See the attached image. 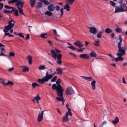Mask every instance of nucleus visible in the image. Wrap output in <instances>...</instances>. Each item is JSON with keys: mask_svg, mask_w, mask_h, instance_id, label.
Here are the masks:
<instances>
[{"mask_svg": "<svg viewBox=\"0 0 127 127\" xmlns=\"http://www.w3.org/2000/svg\"><path fill=\"white\" fill-rule=\"evenodd\" d=\"M55 8L56 9L57 11H59L60 9V7L58 5L56 6Z\"/></svg>", "mask_w": 127, "mask_h": 127, "instance_id": "nucleus-50", "label": "nucleus"}, {"mask_svg": "<svg viewBox=\"0 0 127 127\" xmlns=\"http://www.w3.org/2000/svg\"><path fill=\"white\" fill-rule=\"evenodd\" d=\"M14 69V68L13 67H12V68L9 69H8V71L10 72H11Z\"/></svg>", "mask_w": 127, "mask_h": 127, "instance_id": "nucleus-58", "label": "nucleus"}, {"mask_svg": "<svg viewBox=\"0 0 127 127\" xmlns=\"http://www.w3.org/2000/svg\"><path fill=\"white\" fill-rule=\"evenodd\" d=\"M57 111L60 114H62V113H61V111H60V110H59V109H58V108H57Z\"/></svg>", "mask_w": 127, "mask_h": 127, "instance_id": "nucleus-64", "label": "nucleus"}, {"mask_svg": "<svg viewBox=\"0 0 127 127\" xmlns=\"http://www.w3.org/2000/svg\"><path fill=\"white\" fill-rule=\"evenodd\" d=\"M63 91H58L56 92L58 96L60 97V98L58 97H56V99L57 100L60 101H63V100L64 99L63 97Z\"/></svg>", "mask_w": 127, "mask_h": 127, "instance_id": "nucleus-7", "label": "nucleus"}, {"mask_svg": "<svg viewBox=\"0 0 127 127\" xmlns=\"http://www.w3.org/2000/svg\"><path fill=\"white\" fill-rule=\"evenodd\" d=\"M83 78L85 80L88 81H91L93 80V78L92 77H88L85 76H82Z\"/></svg>", "mask_w": 127, "mask_h": 127, "instance_id": "nucleus-23", "label": "nucleus"}, {"mask_svg": "<svg viewBox=\"0 0 127 127\" xmlns=\"http://www.w3.org/2000/svg\"><path fill=\"white\" fill-rule=\"evenodd\" d=\"M79 57L84 59H87L89 57V55L88 54H82L80 55Z\"/></svg>", "mask_w": 127, "mask_h": 127, "instance_id": "nucleus-17", "label": "nucleus"}, {"mask_svg": "<svg viewBox=\"0 0 127 127\" xmlns=\"http://www.w3.org/2000/svg\"><path fill=\"white\" fill-rule=\"evenodd\" d=\"M105 31L106 33H109L112 32V31L111 29L108 28L105 29Z\"/></svg>", "mask_w": 127, "mask_h": 127, "instance_id": "nucleus-32", "label": "nucleus"}, {"mask_svg": "<svg viewBox=\"0 0 127 127\" xmlns=\"http://www.w3.org/2000/svg\"><path fill=\"white\" fill-rule=\"evenodd\" d=\"M122 81H123V83L125 84H126V81H125V77H123V78H122Z\"/></svg>", "mask_w": 127, "mask_h": 127, "instance_id": "nucleus-54", "label": "nucleus"}, {"mask_svg": "<svg viewBox=\"0 0 127 127\" xmlns=\"http://www.w3.org/2000/svg\"><path fill=\"white\" fill-rule=\"evenodd\" d=\"M14 23V21L11 19V20L8 23L9 25L4 26V28L5 29L7 30H9L11 29L14 27L15 25Z\"/></svg>", "mask_w": 127, "mask_h": 127, "instance_id": "nucleus-4", "label": "nucleus"}, {"mask_svg": "<svg viewBox=\"0 0 127 127\" xmlns=\"http://www.w3.org/2000/svg\"><path fill=\"white\" fill-rule=\"evenodd\" d=\"M42 2L44 3L46 5H48L49 4V2L48 1H47L46 0H45L42 1Z\"/></svg>", "mask_w": 127, "mask_h": 127, "instance_id": "nucleus-49", "label": "nucleus"}, {"mask_svg": "<svg viewBox=\"0 0 127 127\" xmlns=\"http://www.w3.org/2000/svg\"><path fill=\"white\" fill-rule=\"evenodd\" d=\"M53 32L54 34L56 36H58V37L60 36V35H58V34L57 33V31L55 29H54L53 30Z\"/></svg>", "mask_w": 127, "mask_h": 127, "instance_id": "nucleus-47", "label": "nucleus"}, {"mask_svg": "<svg viewBox=\"0 0 127 127\" xmlns=\"http://www.w3.org/2000/svg\"><path fill=\"white\" fill-rule=\"evenodd\" d=\"M44 111L43 110L39 112L37 119V121L38 122H41L43 118V115Z\"/></svg>", "mask_w": 127, "mask_h": 127, "instance_id": "nucleus-10", "label": "nucleus"}, {"mask_svg": "<svg viewBox=\"0 0 127 127\" xmlns=\"http://www.w3.org/2000/svg\"><path fill=\"white\" fill-rule=\"evenodd\" d=\"M5 56V55L2 52H1L0 53V56Z\"/></svg>", "mask_w": 127, "mask_h": 127, "instance_id": "nucleus-61", "label": "nucleus"}, {"mask_svg": "<svg viewBox=\"0 0 127 127\" xmlns=\"http://www.w3.org/2000/svg\"><path fill=\"white\" fill-rule=\"evenodd\" d=\"M119 120L117 117L115 118V119L114 120L112 121V122L114 125L116 124L119 122Z\"/></svg>", "mask_w": 127, "mask_h": 127, "instance_id": "nucleus-29", "label": "nucleus"}, {"mask_svg": "<svg viewBox=\"0 0 127 127\" xmlns=\"http://www.w3.org/2000/svg\"><path fill=\"white\" fill-rule=\"evenodd\" d=\"M45 65H41L39 66L38 69L39 70H43L46 69L45 67Z\"/></svg>", "mask_w": 127, "mask_h": 127, "instance_id": "nucleus-34", "label": "nucleus"}, {"mask_svg": "<svg viewBox=\"0 0 127 127\" xmlns=\"http://www.w3.org/2000/svg\"><path fill=\"white\" fill-rule=\"evenodd\" d=\"M64 9H65L67 11H69L70 10V7L69 6V5L67 4H66L64 6Z\"/></svg>", "mask_w": 127, "mask_h": 127, "instance_id": "nucleus-31", "label": "nucleus"}, {"mask_svg": "<svg viewBox=\"0 0 127 127\" xmlns=\"http://www.w3.org/2000/svg\"><path fill=\"white\" fill-rule=\"evenodd\" d=\"M30 5L31 7H33L36 2L35 0H30Z\"/></svg>", "mask_w": 127, "mask_h": 127, "instance_id": "nucleus-28", "label": "nucleus"}, {"mask_svg": "<svg viewBox=\"0 0 127 127\" xmlns=\"http://www.w3.org/2000/svg\"><path fill=\"white\" fill-rule=\"evenodd\" d=\"M32 86L33 88H35L36 86H37L39 85L38 84H37L36 83H32Z\"/></svg>", "mask_w": 127, "mask_h": 127, "instance_id": "nucleus-39", "label": "nucleus"}, {"mask_svg": "<svg viewBox=\"0 0 127 127\" xmlns=\"http://www.w3.org/2000/svg\"><path fill=\"white\" fill-rule=\"evenodd\" d=\"M42 6V3L40 2H38L37 3V6L36 7L38 8H40Z\"/></svg>", "mask_w": 127, "mask_h": 127, "instance_id": "nucleus-33", "label": "nucleus"}, {"mask_svg": "<svg viewBox=\"0 0 127 127\" xmlns=\"http://www.w3.org/2000/svg\"><path fill=\"white\" fill-rule=\"evenodd\" d=\"M110 4L113 7H115L116 5V3L113 1H110Z\"/></svg>", "mask_w": 127, "mask_h": 127, "instance_id": "nucleus-38", "label": "nucleus"}, {"mask_svg": "<svg viewBox=\"0 0 127 127\" xmlns=\"http://www.w3.org/2000/svg\"><path fill=\"white\" fill-rule=\"evenodd\" d=\"M3 6V4L1 3H0V10H1L2 9Z\"/></svg>", "mask_w": 127, "mask_h": 127, "instance_id": "nucleus-53", "label": "nucleus"}, {"mask_svg": "<svg viewBox=\"0 0 127 127\" xmlns=\"http://www.w3.org/2000/svg\"><path fill=\"white\" fill-rule=\"evenodd\" d=\"M0 83H2V84L4 86H6V85H7V83H5L4 82H0Z\"/></svg>", "mask_w": 127, "mask_h": 127, "instance_id": "nucleus-63", "label": "nucleus"}, {"mask_svg": "<svg viewBox=\"0 0 127 127\" xmlns=\"http://www.w3.org/2000/svg\"><path fill=\"white\" fill-rule=\"evenodd\" d=\"M66 107H67V108L68 109V111H67L66 112H71V109H70L68 107V106H69V104L68 103H67L66 105Z\"/></svg>", "mask_w": 127, "mask_h": 127, "instance_id": "nucleus-41", "label": "nucleus"}, {"mask_svg": "<svg viewBox=\"0 0 127 127\" xmlns=\"http://www.w3.org/2000/svg\"><path fill=\"white\" fill-rule=\"evenodd\" d=\"M99 41H97L95 42L94 43V45L96 47H97L100 45L99 44Z\"/></svg>", "mask_w": 127, "mask_h": 127, "instance_id": "nucleus-37", "label": "nucleus"}, {"mask_svg": "<svg viewBox=\"0 0 127 127\" xmlns=\"http://www.w3.org/2000/svg\"><path fill=\"white\" fill-rule=\"evenodd\" d=\"M3 12L5 13H10V12L9 10H4L3 11Z\"/></svg>", "mask_w": 127, "mask_h": 127, "instance_id": "nucleus-52", "label": "nucleus"}, {"mask_svg": "<svg viewBox=\"0 0 127 127\" xmlns=\"http://www.w3.org/2000/svg\"><path fill=\"white\" fill-rule=\"evenodd\" d=\"M60 12L61 13L60 16H61L63 14V9L62 8L60 11Z\"/></svg>", "mask_w": 127, "mask_h": 127, "instance_id": "nucleus-57", "label": "nucleus"}, {"mask_svg": "<svg viewBox=\"0 0 127 127\" xmlns=\"http://www.w3.org/2000/svg\"><path fill=\"white\" fill-rule=\"evenodd\" d=\"M24 2V1H21V0H18L17 2L15 3V5L17 7L20 13L22 14L24 16L26 17V15L23 12V10L22 9Z\"/></svg>", "mask_w": 127, "mask_h": 127, "instance_id": "nucleus-2", "label": "nucleus"}, {"mask_svg": "<svg viewBox=\"0 0 127 127\" xmlns=\"http://www.w3.org/2000/svg\"><path fill=\"white\" fill-rule=\"evenodd\" d=\"M50 11H47L45 12V14L49 16H51L52 15V13Z\"/></svg>", "mask_w": 127, "mask_h": 127, "instance_id": "nucleus-36", "label": "nucleus"}, {"mask_svg": "<svg viewBox=\"0 0 127 127\" xmlns=\"http://www.w3.org/2000/svg\"><path fill=\"white\" fill-rule=\"evenodd\" d=\"M117 55L119 57V61H122L124 60V59L121 57L123 55L121 53H117Z\"/></svg>", "mask_w": 127, "mask_h": 127, "instance_id": "nucleus-24", "label": "nucleus"}, {"mask_svg": "<svg viewBox=\"0 0 127 127\" xmlns=\"http://www.w3.org/2000/svg\"><path fill=\"white\" fill-rule=\"evenodd\" d=\"M30 38V36L29 34H27L26 35V37L25 38L26 39L28 40Z\"/></svg>", "mask_w": 127, "mask_h": 127, "instance_id": "nucleus-59", "label": "nucleus"}, {"mask_svg": "<svg viewBox=\"0 0 127 127\" xmlns=\"http://www.w3.org/2000/svg\"><path fill=\"white\" fill-rule=\"evenodd\" d=\"M119 39L120 41L118 43L117 45V47L118 50V52L117 53H121L122 55H124L126 53V48L125 47H121V42L123 40V39L120 35L119 36Z\"/></svg>", "mask_w": 127, "mask_h": 127, "instance_id": "nucleus-1", "label": "nucleus"}, {"mask_svg": "<svg viewBox=\"0 0 127 127\" xmlns=\"http://www.w3.org/2000/svg\"><path fill=\"white\" fill-rule=\"evenodd\" d=\"M121 9H123L124 12H126L127 10V6L126 5L125 3H123L119 5Z\"/></svg>", "mask_w": 127, "mask_h": 127, "instance_id": "nucleus-13", "label": "nucleus"}, {"mask_svg": "<svg viewBox=\"0 0 127 127\" xmlns=\"http://www.w3.org/2000/svg\"><path fill=\"white\" fill-rule=\"evenodd\" d=\"M27 58L29 60H32V57L30 55L28 56L27 57Z\"/></svg>", "mask_w": 127, "mask_h": 127, "instance_id": "nucleus-56", "label": "nucleus"}, {"mask_svg": "<svg viewBox=\"0 0 127 127\" xmlns=\"http://www.w3.org/2000/svg\"><path fill=\"white\" fill-rule=\"evenodd\" d=\"M104 32V30H100L96 35V37L98 38H101V35Z\"/></svg>", "mask_w": 127, "mask_h": 127, "instance_id": "nucleus-18", "label": "nucleus"}, {"mask_svg": "<svg viewBox=\"0 0 127 127\" xmlns=\"http://www.w3.org/2000/svg\"><path fill=\"white\" fill-rule=\"evenodd\" d=\"M124 12V10L123 9H121L119 6V7L116 6L115 7V11L114 13H117Z\"/></svg>", "mask_w": 127, "mask_h": 127, "instance_id": "nucleus-14", "label": "nucleus"}, {"mask_svg": "<svg viewBox=\"0 0 127 127\" xmlns=\"http://www.w3.org/2000/svg\"><path fill=\"white\" fill-rule=\"evenodd\" d=\"M53 90L55 89L57 92L58 91H64V89L62 88V87L60 84H58L57 86L55 84H53L52 86Z\"/></svg>", "mask_w": 127, "mask_h": 127, "instance_id": "nucleus-5", "label": "nucleus"}, {"mask_svg": "<svg viewBox=\"0 0 127 127\" xmlns=\"http://www.w3.org/2000/svg\"><path fill=\"white\" fill-rule=\"evenodd\" d=\"M21 67H22V71L23 72H28L29 71V68L28 67L26 66H22Z\"/></svg>", "mask_w": 127, "mask_h": 127, "instance_id": "nucleus-21", "label": "nucleus"}, {"mask_svg": "<svg viewBox=\"0 0 127 127\" xmlns=\"http://www.w3.org/2000/svg\"><path fill=\"white\" fill-rule=\"evenodd\" d=\"M49 75V73L47 72L46 73V76L42 79H39L37 80L41 84H43L45 82H48L51 79Z\"/></svg>", "mask_w": 127, "mask_h": 127, "instance_id": "nucleus-3", "label": "nucleus"}, {"mask_svg": "<svg viewBox=\"0 0 127 127\" xmlns=\"http://www.w3.org/2000/svg\"><path fill=\"white\" fill-rule=\"evenodd\" d=\"M3 31L4 32H5V35L4 36V37L6 35H8V36L10 34L9 33H8V32L6 33V31L4 30H3Z\"/></svg>", "mask_w": 127, "mask_h": 127, "instance_id": "nucleus-55", "label": "nucleus"}, {"mask_svg": "<svg viewBox=\"0 0 127 127\" xmlns=\"http://www.w3.org/2000/svg\"><path fill=\"white\" fill-rule=\"evenodd\" d=\"M88 28L89 29V32L91 33H92L94 34H95L96 33L97 29L95 28L94 27H88Z\"/></svg>", "mask_w": 127, "mask_h": 127, "instance_id": "nucleus-12", "label": "nucleus"}, {"mask_svg": "<svg viewBox=\"0 0 127 127\" xmlns=\"http://www.w3.org/2000/svg\"><path fill=\"white\" fill-rule=\"evenodd\" d=\"M48 10L50 11H53L55 9V7L54 4H51L48 6Z\"/></svg>", "mask_w": 127, "mask_h": 127, "instance_id": "nucleus-15", "label": "nucleus"}, {"mask_svg": "<svg viewBox=\"0 0 127 127\" xmlns=\"http://www.w3.org/2000/svg\"><path fill=\"white\" fill-rule=\"evenodd\" d=\"M96 81L95 80H94L91 82V85L92 86V89L94 90L95 89V83Z\"/></svg>", "mask_w": 127, "mask_h": 127, "instance_id": "nucleus-27", "label": "nucleus"}, {"mask_svg": "<svg viewBox=\"0 0 127 127\" xmlns=\"http://www.w3.org/2000/svg\"><path fill=\"white\" fill-rule=\"evenodd\" d=\"M65 93L66 95H70L74 94V92L72 87H70L67 88Z\"/></svg>", "mask_w": 127, "mask_h": 127, "instance_id": "nucleus-8", "label": "nucleus"}, {"mask_svg": "<svg viewBox=\"0 0 127 127\" xmlns=\"http://www.w3.org/2000/svg\"><path fill=\"white\" fill-rule=\"evenodd\" d=\"M90 55L92 57H95L96 56V53L94 51H91L90 54Z\"/></svg>", "mask_w": 127, "mask_h": 127, "instance_id": "nucleus-26", "label": "nucleus"}, {"mask_svg": "<svg viewBox=\"0 0 127 127\" xmlns=\"http://www.w3.org/2000/svg\"><path fill=\"white\" fill-rule=\"evenodd\" d=\"M49 70L50 71L48 72L49 75L50 77H50V78H52V77L54 76L55 74H57V72H55L54 73H52V71L51 70V69H49Z\"/></svg>", "mask_w": 127, "mask_h": 127, "instance_id": "nucleus-19", "label": "nucleus"}, {"mask_svg": "<svg viewBox=\"0 0 127 127\" xmlns=\"http://www.w3.org/2000/svg\"><path fill=\"white\" fill-rule=\"evenodd\" d=\"M74 44L76 46L78 47L79 48H81L83 46L81 42L80 41H78L75 42L74 43Z\"/></svg>", "mask_w": 127, "mask_h": 127, "instance_id": "nucleus-16", "label": "nucleus"}, {"mask_svg": "<svg viewBox=\"0 0 127 127\" xmlns=\"http://www.w3.org/2000/svg\"><path fill=\"white\" fill-rule=\"evenodd\" d=\"M57 77L56 76H54L53 79L51 80V82H55L57 80Z\"/></svg>", "mask_w": 127, "mask_h": 127, "instance_id": "nucleus-44", "label": "nucleus"}, {"mask_svg": "<svg viewBox=\"0 0 127 127\" xmlns=\"http://www.w3.org/2000/svg\"><path fill=\"white\" fill-rule=\"evenodd\" d=\"M62 56V55L60 53L57 55L56 59H57L58 61H57L56 63L59 65H61L62 64V61L61 60Z\"/></svg>", "mask_w": 127, "mask_h": 127, "instance_id": "nucleus-11", "label": "nucleus"}, {"mask_svg": "<svg viewBox=\"0 0 127 127\" xmlns=\"http://www.w3.org/2000/svg\"><path fill=\"white\" fill-rule=\"evenodd\" d=\"M14 84V83L12 81H8L7 83V85H13Z\"/></svg>", "mask_w": 127, "mask_h": 127, "instance_id": "nucleus-42", "label": "nucleus"}, {"mask_svg": "<svg viewBox=\"0 0 127 127\" xmlns=\"http://www.w3.org/2000/svg\"><path fill=\"white\" fill-rule=\"evenodd\" d=\"M115 35L114 33H112L111 34V36L112 38H113L114 37Z\"/></svg>", "mask_w": 127, "mask_h": 127, "instance_id": "nucleus-60", "label": "nucleus"}, {"mask_svg": "<svg viewBox=\"0 0 127 127\" xmlns=\"http://www.w3.org/2000/svg\"><path fill=\"white\" fill-rule=\"evenodd\" d=\"M15 54L12 52L10 53L9 54V56H14Z\"/></svg>", "mask_w": 127, "mask_h": 127, "instance_id": "nucleus-51", "label": "nucleus"}, {"mask_svg": "<svg viewBox=\"0 0 127 127\" xmlns=\"http://www.w3.org/2000/svg\"><path fill=\"white\" fill-rule=\"evenodd\" d=\"M32 60H29V64H32Z\"/></svg>", "mask_w": 127, "mask_h": 127, "instance_id": "nucleus-62", "label": "nucleus"}, {"mask_svg": "<svg viewBox=\"0 0 127 127\" xmlns=\"http://www.w3.org/2000/svg\"><path fill=\"white\" fill-rule=\"evenodd\" d=\"M13 12H14V14L15 16H18L19 14L18 10L14 9H12V10L11 11H10V13H11Z\"/></svg>", "mask_w": 127, "mask_h": 127, "instance_id": "nucleus-20", "label": "nucleus"}, {"mask_svg": "<svg viewBox=\"0 0 127 127\" xmlns=\"http://www.w3.org/2000/svg\"><path fill=\"white\" fill-rule=\"evenodd\" d=\"M56 70L57 71V74H58L61 75L63 72L62 70L59 68H56Z\"/></svg>", "mask_w": 127, "mask_h": 127, "instance_id": "nucleus-22", "label": "nucleus"}, {"mask_svg": "<svg viewBox=\"0 0 127 127\" xmlns=\"http://www.w3.org/2000/svg\"><path fill=\"white\" fill-rule=\"evenodd\" d=\"M61 80L59 79H58L56 82V84L58 85L60 84H59L61 83Z\"/></svg>", "mask_w": 127, "mask_h": 127, "instance_id": "nucleus-45", "label": "nucleus"}, {"mask_svg": "<svg viewBox=\"0 0 127 127\" xmlns=\"http://www.w3.org/2000/svg\"><path fill=\"white\" fill-rule=\"evenodd\" d=\"M40 36L42 38H45L47 37V35L46 33H42L40 35Z\"/></svg>", "mask_w": 127, "mask_h": 127, "instance_id": "nucleus-30", "label": "nucleus"}, {"mask_svg": "<svg viewBox=\"0 0 127 127\" xmlns=\"http://www.w3.org/2000/svg\"><path fill=\"white\" fill-rule=\"evenodd\" d=\"M18 0H11L9 1L8 2V3L9 4H13L16 3L17 2Z\"/></svg>", "mask_w": 127, "mask_h": 127, "instance_id": "nucleus-35", "label": "nucleus"}, {"mask_svg": "<svg viewBox=\"0 0 127 127\" xmlns=\"http://www.w3.org/2000/svg\"><path fill=\"white\" fill-rule=\"evenodd\" d=\"M66 115L64 116L63 118L62 121L63 122H66L69 121L68 116L69 115L70 116H72V114L71 112H66Z\"/></svg>", "mask_w": 127, "mask_h": 127, "instance_id": "nucleus-6", "label": "nucleus"}, {"mask_svg": "<svg viewBox=\"0 0 127 127\" xmlns=\"http://www.w3.org/2000/svg\"><path fill=\"white\" fill-rule=\"evenodd\" d=\"M4 7L5 8L7 9H13V7H9L7 5H4Z\"/></svg>", "mask_w": 127, "mask_h": 127, "instance_id": "nucleus-46", "label": "nucleus"}, {"mask_svg": "<svg viewBox=\"0 0 127 127\" xmlns=\"http://www.w3.org/2000/svg\"><path fill=\"white\" fill-rule=\"evenodd\" d=\"M68 2V3L70 4H72L73 2L75 1V0H67Z\"/></svg>", "mask_w": 127, "mask_h": 127, "instance_id": "nucleus-40", "label": "nucleus"}, {"mask_svg": "<svg viewBox=\"0 0 127 127\" xmlns=\"http://www.w3.org/2000/svg\"><path fill=\"white\" fill-rule=\"evenodd\" d=\"M67 47L70 48L72 50H73L76 49L73 45H71L70 46H67Z\"/></svg>", "mask_w": 127, "mask_h": 127, "instance_id": "nucleus-43", "label": "nucleus"}, {"mask_svg": "<svg viewBox=\"0 0 127 127\" xmlns=\"http://www.w3.org/2000/svg\"><path fill=\"white\" fill-rule=\"evenodd\" d=\"M40 99L41 98L38 95H37L34 98V99L36 100H38Z\"/></svg>", "mask_w": 127, "mask_h": 127, "instance_id": "nucleus-48", "label": "nucleus"}, {"mask_svg": "<svg viewBox=\"0 0 127 127\" xmlns=\"http://www.w3.org/2000/svg\"><path fill=\"white\" fill-rule=\"evenodd\" d=\"M55 50H52L51 51V53L52 54V57L55 60H56V56L57 55V53H58L60 52V51L58 49H55Z\"/></svg>", "mask_w": 127, "mask_h": 127, "instance_id": "nucleus-9", "label": "nucleus"}, {"mask_svg": "<svg viewBox=\"0 0 127 127\" xmlns=\"http://www.w3.org/2000/svg\"><path fill=\"white\" fill-rule=\"evenodd\" d=\"M115 32L119 33H123L122 30L121 28L118 27L116 28L115 29Z\"/></svg>", "mask_w": 127, "mask_h": 127, "instance_id": "nucleus-25", "label": "nucleus"}]
</instances>
